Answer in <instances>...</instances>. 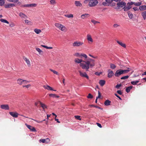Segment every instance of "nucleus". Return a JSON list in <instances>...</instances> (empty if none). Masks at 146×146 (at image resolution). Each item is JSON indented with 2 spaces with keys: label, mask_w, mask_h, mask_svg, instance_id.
I'll return each instance as SVG.
<instances>
[{
  "label": "nucleus",
  "mask_w": 146,
  "mask_h": 146,
  "mask_svg": "<svg viewBox=\"0 0 146 146\" xmlns=\"http://www.w3.org/2000/svg\"><path fill=\"white\" fill-rule=\"evenodd\" d=\"M74 61L76 63H80V66L82 68L86 71H88L90 68L94 66L95 64V60L90 58H87L85 60L77 58L75 59Z\"/></svg>",
  "instance_id": "obj_1"
},
{
  "label": "nucleus",
  "mask_w": 146,
  "mask_h": 146,
  "mask_svg": "<svg viewBox=\"0 0 146 146\" xmlns=\"http://www.w3.org/2000/svg\"><path fill=\"white\" fill-rule=\"evenodd\" d=\"M84 44L83 42L76 40L72 44V46L74 47H78L82 46Z\"/></svg>",
  "instance_id": "obj_2"
},
{
  "label": "nucleus",
  "mask_w": 146,
  "mask_h": 146,
  "mask_svg": "<svg viewBox=\"0 0 146 146\" xmlns=\"http://www.w3.org/2000/svg\"><path fill=\"white\" fill-rule=\"evenodd\" d=\"M30 81L21 78H19L17 80V84L19 85H22L23 84H27Z\"/></svg>",
  "instance_id": "obj_3"
},
{
  "label": "nucleus",
  "mask_w": 146,
  "mask_h": 146,
  "mask_svg": "<svg viewBox=\"0 0 146 146\" xmlns=\"http://www.w3.org/2000/svg\"><path fill=\"white\" fill-rule=\"evenodd\" d=\"M74 55L77 57H80L81 58L84 57L85 58V59H87L88 58L87 55L86 54L84 53L80 54L78 52H76L74 54Z\"/></svg>",
  "instance_id": "obj_4"
},
{
  "label": "nucleus",
  "mask_w": 146,
  "mask_h": 146,
  "mask_svg": "<svg viewBox=\"0 0 146 146\" xmlns=\"http://www.w3.org/2000/svg\"><path fill=\"white\" fill-rule=\"evenodd\" d=\"M98 3V1L96 0H91L89 2L88 5L90 7L95 6Z\"/></svg>",
  "instance_id": "obj_5"
},
{
  "label": "nucleus",
  "mask_w": 146,
  "mask_h": 146,
  "mask_svg": "<svg viewBox=\"0 0 146 146\" xmlns=\"http://www.w3.org/2000/svg\"><path fill=\"white\" fill-rule=\"evenodd\" d=\"M126 5V3L125 2H123V1H121V2L118 3L117 4V6L116 8V9H119L120 8L123 7L124 6H125Z\"/></svg>",
  "instance_id": "obj_6"
},
{
  "label": "nucleus",
  "mask_w": 146,
  "mask_h": 146,
  "mask_svg": "<svg viewBox=\"0 0 146 146\" xmlns=\"http://www.w3.org/2000/svg\"><path fill=\"white\" fill-rule=\"evenodd\" d=\"M25 125H26V126L27 127L30 129V130L32 132H36V129L35 128L29 125H28L27 123H26L25 124Z\"/></svg>",
  "instance_id": "obj_7"
},
{
  "label": "nucleus",
  "mask_w": 146,
  "mask_h": 146,
  "mask_svg": "<svg viewBox=\"0 0 146 146\" xmlns=\"http://www.w3.org/2000/svg\"><path fill=\"white\" fill-rule=\"evenodd\" d=\"M123 74L122 69H119L116 71L114 75L115 76L118 77Z\"/></svg>",
  "instance_id": "obj_8"
},
{
  "label": "nucleus",
  "mask_w": 146,
  "mask_h": 146,
  "mask_svg": "<svg viewBox=\"0 0 146 146\" xmlns=\"http://www.w3.org/2000/svg\"><path fill=\"white\" fill-rule=\"evenodd\" d=\"M86 37L89 43L91 44L93 42V40L90 35L88 34L87 35Z\"/></svg>",
  "instance_id": "obj_9"
},
{
  "label": "nucleus",
  "mask_w": 146,
  "mask_h": 146,
  "mask_svg": "<svg viewBox=\"0 0 146 146\" xmlns=\"http://www.w3.org/2000/svg\"><path fill=\"white\" fill-rule=\"evenodd\" d=\"M9 113L11 116L15 118L18 117V115H19L16 112H10Z\"/></svg>",
  "instance_id": "obj_10"
},
{
  "label": "nucleus",
  "mask_w": 146,
  "mask_h": 146,
  "mask_svg": "<svg viewBox=\"0 0 146 146\" xmlns=\"http://www.w3.org/2000/svg\"><path fill=\"white\" fill-rule=\"evenodd\" d=\"M108 77L109 78H111L113 76L114 73L113 71L110 70H108Z\"/></svg>",
  "instance_id": "obj_11"
},
{
  "label": "nucleus",
  "mask_w": 146,
  "mask_h": 146,
  "mask_svg": "<svg viewBox=\"0 0 146 146\" xmlns=\"http://www.w3.org/2000/svg\"><path fill=\"white\" fill-rule=\"evenodd\" d=\"M1 109L5 110H8L9 109V105L7 104H3L1 106Z\"/></svg>",
  "instance_id": "obj_12"
},
{
  "label": "nucleus",
  "mask_w": 146,
  "mask_h": 146,
  "mask_svg": "<svg viewBox=\"0 0 146 146\" xmlns=\"http://www.w3.org/2000/svg\"><path fill=\"white\" fill-rule=\"evenodd\" d=\"M79 72L80 73V76H81L82 77H86L88 79L89 77L86 73H82L81 71H79Z\"/></svg>",
  "instance_id": "obj_13"
},
{
  "label": "nucleus",
  "mask_w": 146,
  "mask_h": 146,
  "mask_svg": "<svg viewBox=\"0 0 146 146\" xmlns=\"http://www.w3.org/2000/svg\"><path fill=\"white\" fill-rule=\"evenodd\" d=\"M43 87L45 89L48 90H54L52 88L48 85H44L43 86ZM54 91H55L56 90H54Z\"/></svg>",
  "instance_id": "obj_14"
},
{
  "label": "nucleus",
  "mask_w": 146,
  "mask_h": 146,
  "mask_svg": "<svg viewBox=\"0 0 146 146\" xmlns=\"http://www.w3.org/2000/svg\"><path fill=\"white\" fill-rule=\"evenodd\" d=\"M23 58L24 60L25 61L26 63L27 64L28 66H31L30 62L29 59L25 57H24Z\"/></svg>",
  "instance_id": "obj_15"
},
{
  "label": "nucleus",
  "mask_w": 146,
  "mask_h": 146,
  "mask_svg": "<svg viewBox=\"0 0 146 146\" xmlns=\"http://www.w3.org/2000/svg\"><path fill=\"white\" fill-rule=\"evenodd\" d=\"M19 15L22 18L26 19L27 18V16L25 14L22 12L19 13Z\"/></svg>",
  "instance_id": "obj_16"
},
{
  "label": "nucleus",
  "mask_w": 146,
  "mask_h": 146,
  "mask_svg": "<svg viewBox=\"0 0 146 146\" xmlns=\"http://www.w3.org/2000/svg\"><path fill=\"white\" fill-rule=\"evenodd\" d=\"M15 5L13 3H10L5 5V8H11V7L15 6Z\"/></svg>",
  "instance_id": "obj_17"
},
{
  "label": "nucleus",
  "mask_w": 146,
  "mask_h": 146,
  "mask_svg": "<svg viewBox=\"0 0 146 146\" xmlns=\"http://www.w3.org/2000/svg\"><path fill=\"white\" fill-rule=\"evenodd\" d=\"M111 102L108 100H106L104 103V105L106 106H108L110 105Z\"/></svg>",
  "instance_id": "obj_18"
},
{
  "label": "nucleus",
  "mask_w": 146,
  "mask_h": 146,
  "mask_svg": "<svg viewBox=\"0 0 146 146\" xmlns=\"http://www.w3.org/2000/svg\"><path fill=\"white\" fill-rule=\"evenodd\" d=\"M59 29L62 31H65L66 30V27L62 25H61V26L60 27Z\"/></svg>",
  "instance_id": "obj_19"
},
{
  "label": "nucleus",
  "mask_w": 146,
  "mask_h": 146,
  "mask_svg": "<svg viewBox=\"0 0 146 146\" xmlns=\"http://www.w3.org/2000/svg\"><path fill=\"white\" fill-rule=\"evenodd\" d=\"M105 83V81L104 80H100L99 82V84L100 85L102 86L104 85Z\"/></svg>",
  "instance_id": "obj_20"
},
{
  "label": "nucleus",
  "mask_w": 146,
  "mask_h": 146,
  "mask_svg": "<svg viewBox=\"0 0 146 146\" xmlns=\"http://www.w3.org/2000/svg\"><path fill=\"white\" fill-rule=\"evenodd\" d=\"M75 4L77 7H81L82 6V4L79 1H75Z\"/></svg>",
  "instance_id": "obj_21"
},
{
  "label": "nucleus",
  "mask_w": 146,
  "mask_h": 146,
  "mask_svg": "<svg viewBox=\"0 0 146 146\" xmlns=\"http://www.w3.org/2000/svg\"><path fill=\"white\" fill-rule=\"evenodd\" d=\"M90 15L88 14H85L81 15V17L83 19H84L86 18H87L89 17Z\"/></svg>",
  "instance_id": "obj_22"
},
{
  "label": "nucleus",
  "mask_w": 146,
  "mask_h": 146,
  "mask_svg": "<svg viewBox=\"0 0 146 146\" xmlns=\"http://www.w3.org/2000/svg\"><path fill=\"white\" fill-rule=\"evenodd\" d=\"M140 10L141 11H144L146 10V6L143 5L140 6L139 8Z\"/></svg>",
  "instance_id": "obj_23"
},
{
  "label": "nucleus",
  "mask_w": 146,
  "mask_h": 146,
  "mask_svg": "<svg viewBox=\"0 0 146 146\" xmlns=\"http://www.w3.org/2000/svg\"><path fill=\"white\" fill-rule=\"evenodd\" d=\"M141 15L144 20L146 19V11L142 12Z\"/></svg>",
  "instance_id": "obj_24"
},
{
  "label": "nucleus",
  "mask_w": 146,
  "mask_h": 146,
  "mask_svg": "<svg viewBox=\"0 0 146 146\" xmlns=\"http://www.w3.org/2000/svg\"><path fill=\"white\" fill-rule=\"evenodd\" d=\"M49 96L50 97L53 98H59V96L56 95V94H49Z\"/></svg>",
  "instance_id": "obj_25"
},
{
  "label": "nucleus",
  "mask_w": 146,
  "mask_h": 146,
  "mask_svg": "<svg viewBox=\"0 0 146 146\" xmlns=\"http://www.w3.org/2000/svg\"><path fill=\"white\" fill-rule=\"evenodd\" d=\"M117 42L118 44H119V45H120L121 46L123 47L124 48L126 47V45L125 44L123 43H122V42H120L118 40L117 41Z\"/></svg>",
  "instance_id": "obj_26"
},
{
  "label": "nucleus",
  "mask_w": 146,
  "mask_h": 146,
  "mask_svg": "<svg viewBox=\"0 0 146 146\" xmlns=\"http://www.w3.org/2000/svg\"><path fill=\"white\" fill-rule=\"evenodd\" d=\"M36 5L37 4L35 3L27 4V7H35Z\"/></svg>",
  "instance_id": "obj_27"
},
{
  "label": "nucleus",
  "mask_w": 146,
  "mask_h": 146,
  "mask_svg": "<svg viewBox=\"0 0 146 146\" xmlns=\"http://www.w3.org/2000/svg\"><path fill=\"white\" fill-rule=\"evenodd\" d=\"M133 88L132 86H130L126 88V91L127 93H129L130 92V90Z\"/></svg>",
  "instance_id": "obj_28"
},
{
  "label": "nucleus",
  "mask_w": 146,
  "mask_h": 146,
  "mask_svg": "<svg viewBox=\"0 0 146 146\" xmlns=\"http://www.w3.org/2000/svg\"><path fill=\"white\" fill-rule=\"evenodd\" d=\"M34 31L37 34H39L41 32V31L40 29H35L34 30Z\"/></svg>",
  "instance_id": "obj_29"
},
{
  "label": "nucleus",
  "mask_w": 146,
  "mask_h": 146,
  "mask_svg": "<svg viewBox=\"0 0 146 146\" xmlns=\"http://www.w3.org/2000/svg\"><path fill=\"white\" fill-rule=\"evenodd\" d=\"M40 106L43 109L46 108H47L45 104L42 103L41 102H40Z\"/></svg>",
  "instance_id": "obj_30"
},
{
  "label": "nucleus",
  "mask_w": 146,
  "mask_h": 146,
  "mask_svg": "<svg viewBox=\"0 0 146 146\" xmlns=\"http://www.w3.org/2000/svg\"><path fill=\"white\" fill-rule=\"evenodd\" d=\"M116 66L113 64L111 63L110 64V67L111 69H115L116 68Z\"/></svg>",
  "instance_id": "obj_31"
},
{
  "label": "nucleus",
  "mask_w": 146,
  "mask_h": 146,
  "mask_svg": "<svg viewBox=\"0 0 146 146\" xmlns=\"http://www.w3.org/2000/svg\"><path fill=\"white\" fill-rule=\"evenodd\" d=\"M131 8V7L129 5L128 7H125V6L124 7V10L125 11H127L130 9Z\"/></svg>",
  "instance_id": "obj_32"
},
{
  "label": "nucleus",
  "mask_w": 146,
  "mask_h": 146,
  "mask_svg": "<svg viewBox=\"0 0 146 146\" xmlns=\"http://www.w3.org/2000/svg\"><path fill=\"white\" fill-rule=\"evenodd\" d=\"M65 16L66 17L68 18H72L73 17V15L72 14H70L69 15H65Z\"/></svg>",
  "instance_id": "obj_33"
},
{
  "label": "nucleus",
  "mask_w": 146,
  "mask_h": 146,
  "mask_svg": "<svg viewBox=\"0 0 146 146\" xmlns=\"http://www.w3.org/2000/svg\"><path fill=\"white\" fill-rule=\"evenodd\" d=\"M0 21L3 23H7V24H9V22L6 20L3 19H1L0 20Z\"/></svg>",
  "instance_id": "obj_34"
},
{
  "label": "nucleus",
  "mask_w": 146,
  "mask_h": 146,
  "mask_svg": "<svg viewBox=\"0 0 146 146\" xmlns=\"http://www.w3.org/2000/svg\"><path fill=\"white\" fill-rule=\"evenodd\" d=\"M50 70L54 74H55L57 75H59V74L55 70H53L52 69H50Z\"/></svg>",
  "instance_id": "obj_35"
},
{
  "label": "nucleus",
  "mask_w": 146,
  "mask_h": 146,
  "mask_svg": "<svg viewBox=\"0 0 146 146\" xmlns=\"http://www.w3.org/2000/svg\"><path fill=\"white\" fill-rule=\"evenodd\" d=\"M122 72H123V74L127 73L130 70H123L122 69Z\"/></svg>",
  "instance_id": "obj_36"
},
{
  "label": "nucleus",
  "mask_w": 146,
  "mask_h": 146,
  "mask_svg": "<svg viewBox=\"0 0 146 146\" xmlns=\"http://www.w3.org/2000/svg\"><path fill=\"white\" fill-rule=\"evenodd\" d=\"M5 0H0V6H2L4 4Z\"/></svg>",
  "instance_id": "obj_37"
},
{
  "label": "nucleus",
  "mask_w": 146,
  "mask_h": 146,
  "mask_svg": "<svg viewBox=\"0 0 146 146\" xmlns=\"http://www.w3.org/2000/svg\"><path fill=\"white\" fill-rule=\"evenodd\" d=\"M129 77V76H126L122 77L121 78V80H126Z\"/></svg>",
  "instance_id": "obj_38"
},
{
  "label": "nucleus",
  "mask_w": 146,
  "mask_h": 146,
  "mask_svg": "<svg viewBox=\"0 0 146 146\" xmlns=\"http://www.w3.org/2000/svg\"><path fill=\"white\" fill-rule=\"evenodd\" d=\"M50 4L54 5L56 3V1L55 0H50Z\"/></svg>",
  "instance_id": "obj_39"
},
{
  "label": "nucleus",
  "mask_w": 146,
  "mask_h": 146,
  "mask_svg": "<svg viewBox=\"0 0 146 146\" xmlns=\"http://www.w3.org/2000/svg\"><path fill=\"white\" fill-rule=\"evenodd\" d=\"M91 21L92 22L94 25H95L97 23H100V22H99L96 21L94 20H92Z\"/></svg>",
  "instance_id": "obj_40"
},
{
  "label": "nucleus",
  "mask_w": 146,
  "mask_h": 146,
  "mask_svg": "<svg viewBox=\"0 0 146 146\" xmlns=\"http://www.w3.org/2000/svg\"><path fill=\"white\" fill-rule=\"evenodd\" d=\"M31 86V85L30 84H29L27 85H23L22 86V87L23 88L25 87L27 88H29Z\"/></svg>",
  "instance_id": "obj_41"
},
{
  "label": "nucleus",
  "mask_w": 146,
  "mask_h": 146,
  "mask_svg": "<svg viewBox=\"0 0 146 146\" xmlns=\"http://www.w3.org/2000/svg\"><path fill=\"white\" fill-rule=\"evenodd\" d=\"M139 82V81H131V83L133 85L136 84L137 83H138Z\"/></svg>",
  "instance_id": "obj_42"
},
{
  "label": "nucleus",
  "mask_w": 146,
  "mask_h": 146,
  "mask_svg": "<svg viewBox=\"0 0 146 146\" xmlns=\"http://www.w3.org/2000/svg\"><path fill=\"white\" fill-rule=\"evenodd\" d=\"M61 25L62 24L60 23H56L55 24V25L56 27H57L59 29V28L61 26Z\"/></svg>",
  "instance_id": "obj_43"
},
{
  "label": "nucleus",
  "mask_w": 146,
  "mask_h": 146,
  "mask_svg": "<svg viewBox=\"0 0 146 146\" xmlns=\"http://www.w3.org/2000/svg\"><path fill=\"white\" fill-rule=\"evenodd\" d=\"M75 118L79 120H81V119L80 118V116L79 115H76L74 116Z\"/></svg>",
  "instance_id": "obj_44"
},
{
  "label": "nucleus",
  "mask_w": 146,
  "mask_h": 146,
  "mask_svg": "<svg viewBox=\"0 0 146 146\" xmlns=\"http://www.w3.org/2000/svg\"><path fill=\"white\" fill-rule=\"evenodd\" d=\"M141 3L140 2H138L136 3H135L134 4V5L136 6H139L141 5Z\"/></svg>",
  "instance_id": "obj_45"
},
{
  "label": "nucleus",
  "mask_w": 146,
  "mask_h": 146,
  "mask_svg": "<svg viewBox=\"0 0 146 146\" xmlns=\"http://www.w3.org/2000/svg\"><path fill=\"white\" fill-rule=\"evenodd\" d=\"M87 97L88 98L92 99V98H93V96L90 93L88 94V95L87 96Z\"/></svg>",
  "instance_id": "obj_46"
},
{
  "label": "nucleus",
  "mask_w": 146,
  "mask_h": 146,
  "mask_svg": "<svg viewBox=\"0 0 146 146\" xmlns=\"http://www.w3.org/2000/svg\"><path fill=\"white\" fill-rule=\"evenodd\" d=\"M89 106H92V107H95V108H98V109H102V108H101L100 107H99L98 106H96L94 105H90Z\"/></svg>",
  "instance_id": "obj_47"
},
{
  "label": "nucleus",
  "mask_w": 146,
  "mask_h": 146,
  "mask_svg": "<svg viewBox=\"0 0 146 146\" xmlns=\"http://www.w3.org/2000/svg\"><path fill=\"white\" fill-rule=\"evenodd\" d=\"M8 1L10 2H12L14 3H17L18 1L19 0H8Z\"/></svg>",
  "instance_id": "obj_48"
},
{
  "label": "nucleus",
  "mask_w": 146,
  "mask_h": 146,
  "mask_svg": "<svg viewBox=\"0 0 146 146\" xmlns=\"http://www.w3.org/2000/svg\"><path fill=\"white\" fill-rule=\"evenodd\" d=\"M36 50L39 52V54H40L42 52V51L39 48H36Z\"/></svg>",
  "instance_id": "obj_49"
},
{
  "label": "nucleus",
  "mask_w": 146,
  "mask_h": 146,
  "mask_svg": "<svg viewBox=\"0 0 146 146\" xmlns=\"http://www.w3.org/2000/svg\"><path fill=\"white\" fill-rule=\"evenodd\" d=\"M40 142L42 143H46V139H41L40 140Z\"/></svg>",
  "instance_id": "obj_50"
},
{
  "label": "nucleus",
  "mask_w": 146,
  "mask_h": 146,
  "mask_svg": "<svg viewBox=\"0 0 146 146\" xmlns=\"http://www.w3.org/2000/svg\"><path fill=\"white\" fill-rule=\"evenodd\" d=\"M128 15L130 19H132L133 17V15L132 14L130 13H128Z\"/></svg>",
  "instance_id": "obj_51"
},
{
  "label": "nucleus",
  "mask_w": 146,
  "mask_h": 146,
  "mask_svg": "<svg viewBox=\"0 0 146 146\" xmlns=\"http://www.w3.org/2000/svg\"><path fill=\"white\" fill-rule=\"evenodd\" d=\"M135 3L133 2H130L129 3H127V4L128 5H129L130 6L131 5L133 4L134 5Z\"/></svg>",
  "instance_id": "obj_52"
},
{
  "label": "nucleus",
  "mask_w": 146,
  "mask_h": 146,
  "mask_svg": "<svg viewBox=\"0 0 146 146\" xmlns=\"http://www.w3.org/2000/svg\"><path fill=\"white\" fill-rule=\"evenodd\" d=\"M114 0H105L106 2L110 3H111Z\"/></svg>",
  "instance_id": "obj_53"
},
{
  "label": "nucleus",
  "mask_w": 146,
  "mask_h": 146,
  "mask_svg": "<svg viewBox=\"0 0 146 146\" xmlns=\"http://www.w3.org/2000/svg\"><path fill=\"white\" fill-rule=\"evenodd\" d=\"M121 86V84H117L115 86V88H119Z\"/></svg>",
  "instance_id": "obj_54"
},
{
  "label": "nucleus",
  "mask_w": 146,
  "mask_h": 146,
  "mask_svg": "<svg viewBox=\"0 0 146 146\" xmlns=\"http://www.w3.org/2000/svg\"><path fill=\"white\" fill-rule=\"evenodd\" d=\"M120 25H118L116 24H115L113 25V27L114 28H116L117 27H119Z\"/></svg>",
  "instance_id": "obj_55"
},
{
  "label": "nucleus",
  "mask_w": 146,
  "mask_h": 146,
  "mask_svg": "<svg viewBox=\"0 0 146 146\" xmlns=\"http://www.w3.org/2000/svg\"><path fill=\"white\" fill-rule=\"evenodd\" d=\"M25 21L26 23L28 24L29 25L31 23V22L27 20H25Z\"/></svg>",
  "instance_id": "obj_56"
},
{
  "label": "nucleus",
  "mask_w": 146,
  "mask_h": 146,
  "mask_svg": "<svg viewBox=\"0 0 146 146\" xmlns=\"http://www.w3.org/2000/svg\"><path fill=\"white\" fill-rule=\"evenodd\" d=\"M98 97H96L97 99H98V98H100L101 96V94H100V92L98 91Z\"/></svg>",
  "instance_id": "obj_57"
},
{
  "label": "nucleus",
  "mask_w": 146,
  "mask_h": 146,
  "mask_svg": "<svg viewBox=\"0 0 146 146\" xmlns=\"http://www.w3.org/2000/svg\"><path fill=\"white\" fill-rule=\"evenodd\" d=\"M50 139L48 138H47L46 139V143H48L50 142Z\"/></svg>",
  "instance_id": "obj_58"
},
{
  "label": "nucleus",
  "mask_w": 146,
  "mask_h": 146,
  "mask_svg": "<svg viewBox=\"0 0 146 146\" xmlns=\"http://www.w3.org/2000/svg\"><path fill=\"white\" fill-rule=\"evenodd\" d=\"M117 93L120 94V95H121L122 94V92H121V90H117Z\"/></svg>",
  "instance_id": "obj_59"
},
{
  "label": "nucleus",
  "mask_w": 146,
  "mask_h": 146,
  "mask_svg": "<svg viewBox=\"0 0 146 146\" xmlns=\"http://www.w3.org/2000/svg\"><path fill=\"white\" fill-rule=\"evenodd\" d=\"M115 95L117 98H119V99L120 100H122V99L116 94H115Z\"/></svg>",
  "instance_id": "obj_60"
},
{
  "label": "nucleus",
  "mask_w": 146,
  "mask_h": 146,
  "mask_svg": "<svg viewBox=\"0 0 146 146\" xmlns=\"http://www.w3.org/2000/svg\"><path fill=\"white\" fill-rule=\"evenodd\" d=\"M21 7H27V4L26 5H21Z\"/></svg>",
  "instance_id": "obj_61"
},
{
  "label": "nucleus",
  "mask_w": 146,
  "mask_h": 146,
  "mask_svg": "<svg viewBox=\"0 0 146 146\" xmlns=\"http://www.w3.org/2000/svg\"><path fill=\"white\" fill-rule=\"evenodd\" d=\"M15 24L13 23H11L9 25V26L11 27H13L15 26Z\"/></svg>",
  "instance_id": "obj_62"
},
{
  "label": "nucleus",
  "mask_w": 146,
  "mask_h": 146,
  "mask_svg": "<svg viewBox=\"0 0 146 146\" xmlns=\"http://www.w3.org/2000/svg\"><path fill=\"white\" fill-rule=\"evenodd\" d=\"M133 9L135 11L139 10V8L137 7H134L133 8Z\"/></svg>",
  "instance_id": "obj_63"
},
{
  "label": "nucleus",
  "mask_w": 146,
  "mask_h": 146,
  "mask_svg": "<svg viewBox=\"0 0 146 146\" xmlns=\"http://www.w3.org/2000/svg\"><path fill=\"white\" fill-rule=\"evenodd\" d=\"M97 125L100 128L102 127V126L100 124L98 123H97Z\"/></svg>",
  "instance_id": "obj_64"
}]
</instances>
